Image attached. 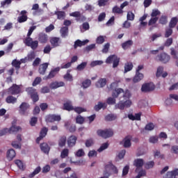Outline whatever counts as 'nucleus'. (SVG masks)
<instances>
[{
	"label": "nucleus",
	"mask_w": 178,
	"mask_h": 178,
	"mask_svg": "<svg viewBox=\"0 0 178 178\" xmlns=\"http://www.w3.org/2000/svg\"><path fill=\"white\" fill-rule=\"evenodd\" d=\"M124 92V90L122 88L115 89L112 93L113 97H108L106 100V104H108V105H115V104H116V98H118L120 94H123Z\"/></svg>",
	"instance_id": "obj_1"
},
{
	"label": "nucleus",
	"mask_w": 178,
	"mask_h": 178,
	"mask_svg": "<svg viewBox=\"0 0 178 178\" xmlns=\"http://www.w3.org/2000/svg\"><path fill=\"white\" fill-rule=\"evenodd\" d=\"M97 134L99 137H102L104 139L111 138V137L113 136V130L111 129H98L97 131Z\"/></svg>",
	"instance_id": "obj_2"
},
{
	"label": "nucleus",
	"mask_w": 178,
	"mask_h": 178,
	"mask_svg": "<svg viewBox=\"0 0 178 178\" xmlns=\"http://www.w3.org/2000/svg\"><path fill=\"white\" fill-rule=\"evenodd\" d=\"M26 91L28 92V95H30L34 104L40 100V96H38L37 89H34L33 88H26Z\"/></svg>",
	"instance_id": "obj_3"
},
{
	"label": "nucleus",
	"mask_w": 178,
	"mask_h": 178,
	"mask_svg": "<svg viewBox=\"0 0 178 178\" xmlns=\"http://www.w3.org/2000/svg\"><path fill=\"white\" fill-rule=\"evenodd\" d=\"M104 169V176H106V175L110 176L111 172H113V173H118V168L112 163V161L108 162V163L105 165Z\"/></svg>",
	"instance_id": "obj_4"
},
{
	"label": "nucleus",
	"mask_w": 178,
	"mask_h": 178,
	"mask_svg": "<svg viewBox=\"0 0 178 178\" xmlns=\"http://www.w3.org/2000/svg\"><path fill=\"white\" fill-rule=\"evenodd\" d=\"M24 42L26 47H30L33 51L38 48V40H33L31 38H26Z\"/></svg>",
	"instance_id": "obj_5"
},
{
	"label": "nucleus",
	"mask_w": 178,
	"mask_h": 178,
	"mask_svg": "<svg viewBox=\"0 0 178 178\" xmlns=\"http://www.w3.org/2000/svg\"><path fill=\"white\" fill-rule=\"evenodd\" d=\"M8 92L11 95H17L22 92V88L20 86L13 83L12 86L8 89Z\"/></svg>",
	"instance_id": "obj_6"
},
{
	"label": "nucleus",
	"mask_w": 178,
	"mask_h": 178,
	"mask_svg": "<svg viewBox=\"0 0 178 178\" xmlns=\"http://www.w3.org/2000/svg\"><path fill=\"white\" fill-rule=\"evenodd\" d=\"M130 106H131V101H120L118 104L115 105V109H120V111H123V109H124L125 108H130Z\"/></svg>",
	"instance_id": "obj_7"
},
{
	"label": "nucleus",
	"mask_w": 178,
	"mask_h": 178,
	"mask_svg": "<svg viewBox=\"0 0 178 178\" xmlns=\"http://www.w3.org/2000/svg\"><path fill=\"white\" fill-rule=\"evenodd\" d=\"M156 60H157L159 62H161V63H168V62L170 60V56L165 52H163L156 56Z\"/></svg>",
	"instance_id": "obj_8"
},
{
	"label": "nucleus",
	"mask_w": 178,
	"mask_h": 178,
	"mask_svg": "<svg viewBox=\"0 0 178 178\" xmlns=\"http://www.w3.org/2000/svg\"><path fill=\"white\" fill-rule=\"evenodd\" d=\"M29 109H30V104L27 102H22L19 106V113L20 115H27Z\"/></svg>",
	"instance_id": "obj_9"
},
{
	"label": "nucleus",
	"mask_w": 178,
	"mask_h": 178,
	"mask_svg": "<svg viewBox=\"0 0 178 178\" xmlns=\"http://www.w3.org/2000/svg\"><path fill=\"white\" fill-rule=\"evenodd\" d=\"M155 90V85L152 83H145L142 86L141 90L143 92H149Z\"/></svg>",
	"instance_id": "obj_10"
},
{
	"label": "nucleus",
	"mask_w": 178,
	"mask_h": 178,
	"mask_svg": "<svg viewBox=\"0 0 178 178\" xmlns=\"http://www.w3.org/2000/svg\"><path fill=\"white\" fill-rule=\"evenodd\" d=\"M60 70V67H57L50 71L49 74L47 76H45L43 77V80H50L51 79H54L58 73H59V71Z\"/></svg>",
	"instance_id": "obj_11"
},
{
	"label": "nucleus",
	"mask_w": 178,
	"mask_h": 178,
	"mask_svg": "<svg viewBox=\"0 0 178 178\" xmlns=\"http://www.w3.org/2000/svg\"><path fill=\"white\" fill-rule=\"evenodd\" d=\"M47 134H48V128L44 127L42 128V129L40 130L39 137H38V138H36V143H37V144H40V142L41 141V140H42L43 138H44V137L47 136Z\"/></svg>",
	"instance_id": "obj_12"
},
{
	"label": "nucleus",
	"mask_w": 178,
	"mask_h": 178,
	"mask_svg": "<svg viewBox=\"0 0 178 178\" xmlns=\"http://www.w3.org/2000/svg\"><path fill=\"white\" fill-rule=\"evenodd\" d=\"M70 16H72V17H76L75 20L76 22H83V20H86V17L81 15V13L79 11H75L70 14Z\"/></svg>",
	"instance_id": "obj_13"
},
{
	"label": "nucleus",
	"mask_w": 178,
	"mask_h": 178,
	"mask_svg": "<svg viewBox=\"0 0 178 178\" xmlns=\"http://www.w3.org/2000/svg\"><path fill=\"white\" fill-rule=\"evenodd\" d=\"M50 44L52 48H57V47H60V44H62V40L60 38L53 37L50 39Z\"/></svg>",
	"instance_id": "obj_14"
},
{
	"label": "nucleus",
	"mask_w": 178,
	"mask_h": 178,
	"mask_svg": "<svg viewBox=\"0 0 178 178\" xmlns=\"http://www.w3.org/2000/svg\"><path fill=\"white\" fill-rule=\"evenodd\" d=\"M20 15L21 16L17 18L18 23H24V22H27V19H29L27 17V11L25 10H22Z\"/></svg>",
	"instance_id": "obj_15"
},
{
	"label": "nucleus",
	"mask_w": 178,
	"mask_h": 178,
	"mask_svg": "<svg viewBox=\"0 0 178 178\" xmlns=\"http://www.w3.org/2000/svg\"><path fill=\"white\" fill-rule=\"evenodd\" d=\"M88 42H90V40H88V39H86L85 40H76L74 42V49H77V48L81 47H83L84 45H87V44H88Z\"/></svg>",
	"instance_id": "obj_16"
},
{
	"label": "nucleus",
	"mask_w": 178,
	"mask_h": 178,
	"mask_svg": "<svg viewBox=\"0 0 178 178\" xmlns=\"http://www.w3.org/2000/svg\"><path fill=\"white\" fill-rule=\"evenodd\" d=\"M134 166H136V172L138 171V169L144 166V159H136L134 161Z\"/></svg>",
	"instance_id": "obj_17"
},
{
	"label": "nucleus",
	"mask_w": 178,
	"mask_h": 178,
	"mask_svg": "<svg viewBox=\"0 0 178 178\" xmlns=\"http://www.w3.org/2000/svg\"><path fill=\"white\" fill-rule=\"evenodd\" d=\"M122 143H123L124 148H130L131 147V136H126L122 140V143H121L120 144Z\"/></svg>",
	"instance_id": "obj_18"
},
{
	"label": "nucleus",
	"mask_w": 178,
	"mask_h": 178,
	"mask_svg": "<svg viewBox=\"0 0 178 178\" xmlns=\"http://www.w3.org/2000/svg\"><path fill=\"white\" fill-rule=\"evenodd\" d=\"M77 141V137L76 136H71L67 139L68 147H72L76 145V142Z\"/></svg>",
	"instance_id": "obj_19"
},
{
	"label": "nucleus",
	"mask_w": 178,
	"mask_h": 178,
	"mask_svg": "<svg viewBox=\"0 0 178 178\" xmlns=\"http://www.w3.org/2000/svg\"><path fill=\"white\" fill-rule=\"evenodd\" d=\"M48 66H49V63H44L39 66L38 72L40 74L44 76L45 74V72H47V69H48Z\"/></svg>",
	"instance_id": "obj_20"
},
{
	"label": "nucleus",
	"mask_w": 178,
	"mask_h": 178,
	"mask_svg": "<svg viewBox=\"0 0 178 178\" xmlns=\"http://www.w3.org/2000/svg\"><path fill=\"white\" fill-rule=\"evenodd\" d=\"M7 159L8 161H13V159L16 156V152L13 149H10L6 153Z\"/></svg>",
	"instance_id": "obj_21"
},
{
	"label": "nucleus",
	"mask_w": 178,
	"mask_h": 178,
	"mask_svg": "<svg viewBox=\"0 0 178 178\" xmlns=\"http://www.w3.org/2000/svg\"><path fill=\"white\" fill-rule=\"evenodd\" d=\"M40 147V149L42 152H44V154H47V155H48V154H49L51 147H49V145H47V143H41Z\"/></svg>",
	"instance_id": "obj_22"
},
{
	"label": "nucleus",
	"mask_w": 178,
	"mask_h": 178,
	"mask_svg": "<svg viewBox=\"0 0 178 178\" xmlns=\"http://www.w3.org/2000/svg\"><path fill=\"white\" fill-rule=\"evenodd\" d=\"M59 87H65V82L63 81H55L50 84V88L52 90H56V88H59Z\"/></svg>",
	"instance_id": "obj_23"
},
{
	"label": "nucleus",
	"mask_w": 178,
	"mask_h": 178,
	"mask_svg": "<svg viewBox=\"0 0 178 178\" xmlns=\"http://www.w3.org/2000/svg\"><path fill=\"white\" fill-rule=\"evenodd\" d=\"M96 112L101 111V109H106V104L99 102L97 105L94 106Z\"/></svg>",
	"instance_id": "obj_24"
},
{
	"label": "nucleus",
	"mask_w": 178,
	"mask_h": 178,
	"mask_svg": "<svg viewBox=\"0 0 178 178\" xmlns=\"http://www.w3.org/2000/svg\"><path fill=\"white\" fill-rule=\"evenodd\" d=\"M74 109V108H73V106L72 105V102L68 100L63 104L64 111H68L69 112H70V111H73Z\"/></svg>",
	"instance_id": "obj_25"
},
{
	"label": "nucleus",
	"mask_w": 178,
	"mask_h": 178,
	"mask_svg": "<svg viewBox=\"0 0 178 178\" xmlns=\"http://www.w3.org/2000/svg\"><path fill=\"white\" fill-rule=\"evenodd\" d=\"M54 15H57L58 20H65L66 17V13L65 11H55Z\"/></svg>",
	"instance_id": "obj_26"
},
{
	"label": "nucleus",
	"mask_w": 178,
	"mask_h": 178,
	"mask_svg": "<svg viewBox=\"0 0 178 178\" xmlns=\"http://www.w3.org/2000/svg\"><path fill=\"white\" fill-rule=\"evenodd\" d=\"M38 40L41 44H47L48 42V35L45 33H40Z\"/></svg>",
	"instance_id": "obj_27"
},
{
	"label": "nucleus",
	"mask_w": 178,
	"mask_h": 178,
	"mask_svg": "<svg viewBox=\"0 0 178 178\" xmlns=\"http://www.w3.org/2000/svg\"><path fill=\"white\" fill-rule=\"evenodd\" d=\"M144 79V74L140 72H136V75L133 79L134 83H138V81H141Z\"/></svg>",
	"instance_id": "obj_28"
},
{
	"label": "nucleus",
	"mask_w": 178,
	"mask_h": 178,
	"mask_svg": "<svg viewBox=\"0 0 178 178\" xmlns=\"http://www.w3.org/2000/svg\"><path fill=\"white\" fill-rule=\"evenodd\" d=\"M106 86V79L105 78H102L99 80L98 82L96 83V87L97 88H102Z\"/></svg>",
	"instance_id": "obj_29"
},
{
	"label": "nucleus",
	"mask_w": 178,
	"mask_h": 178,
	"mask_svg": "<svg viewBox=\"0 0 178 178\" xmlns=\"http://www.w3.org/2000/svg\"><path fill=\"white\" fill-rule=\"evenodd\" d=\"M122 48L124 50L126 49H129V48H131V46L133 45V40H127L123 43H122Z\"/></svg>",
	"instance_id": "obj_30"
},
{
	"label": "nucleus",
	"mask_w": 178,
	"mask_h": 178,
	"mask_svg": "<svg viewBox=\"0 0 178 178\" xmlns=\"http://www.w3.org/2000/svg\"><path fill=\"white\" fill-rule=\"evenodd\" d=\"M178 176V169H175L172 171H168L166 174V178H175Z\"/></svg>",
	"instance_id": "obj_31"
},
{
	"label": "nucleus",
	"mask_w": 178,
	"mask_h": 178,
	"mask_svg": "<svg viewBox=\"0 0 178 178\" xmlns=\"http://www.w3.org/2000/svg\"><path fill=\"white\" fill-rule=\"evenodd\" d=\"M6 102L7 104H16V102H17V98L12 95H9L6 98Z\"/></svg>",
	"instance_id": "obj_32"
},
{
	"label": "nucleus",
	"mask_w": 178,
	"mask_h": 178,
	"mask_svg": "<svg viewBox=\"0 0 178 178\" xmlns=\"http://www.w3.org/2000/svg\"><path fill=\"white\" fill-rule=\"evenodd\" d=\"M66 141L67 138L65 136H60L58 140V146H60V148L65 147V145H66Z\"/></svg>",
	"instance_id": "obj_33"
},
{
	"label": "nucleus",
	"mask_w": 178,
	"mask_h": 178,
	"mask_svg": "<svg viewBox=\"0 0 178 178\" xmlns=\"http://www.w3.org/2000/svg\"><path fill=\"white\" fill-rule=\"evenodd\" d=\"M19 130H22V128L20 127H16L15 125H13L10 128L8 129V133L9 134H12L13 133H17Z\"/></svg>",
	"instance_id": "obj_34"
},
{
	"label": "nucleus",
	"mask_w": 178,
	"mask_h": 178,
	"mask_svg": "<svg viewBox=\"0 0 178 178\" xmlns=\"http://www.w3.org/2000/svg\"><path fill=\"white\" fill-rule=\"evenodd\" d=\"M178 22V19L176 17H174L171 19L170 24H169V27L170 29H175L176 27V24H177Z\"/></svg>",
	"instance_id": "obj_35"
},
{
	"label": "nucleus",
	"mask_w": 178,
	"mask_h": 178,
	"mask_svg": "<svg viewBox=\"0 0 178 178\" xmlns=\"http://www.w3.org/2000/svg\"><path fill=\"white\" fill-rule=\"evenodd\" d=\"M40 172H41V167L38 166L34 170V171L33 172H31V174L29 175V177L33 178L35 176H37V175H38V173H40Z\"/></svg>",
	"instance_id": "obj_36"
},
{
	"label": "nucleus",
	"mask_w": 178,
	"mask_h": 178,
	"mask_svg": "<svg viewBox=\"0 0 178 178\" xmlns=\"http://www.w3.org/2000/svg\"><path fill=\"white\" fill-rule=\"evenodd\" d=\"M86 67H87V62H82L81 64L77 65L76 70L78 72H82V70L86 69Z\"/></svg>",
	"instance_id": "obj_37"
},
{
	"label": "nucleus",
	"mask_w": 178,
	"mask_h": 178,
	"mask_svg": "<svg viewBox=\"0 0 178 178\" xmlns=\"http://www.w3.org/2000/svg\"><path fill=\"white\" fill-rule=\"evenodd\" d=\"M133 69V63H126L124 65V73L130 72Z\"/></svg>",
	"instance_id": "obj_38"
},
{
	"label": "nucleus",
	"mask_w": 178,
	"mask_h": 178,
	"mask_svg": "<svg viewBox=\"0 0 178 178\" xmlns=\"http://www.w3.org/2000/svg\"><path fill=\"white\" fill-rule=\"evenodd\" d=\"M113 13H117L118 15H122V13H123V10H122V8L120 7H118V6H115L113 8L112 10Z\"/></svg>",
	"instance_id": "obj_39"
},
{
	"label": "nucleus",
	"mask_w": 178,
	"mask_h": 178,
	"mask_svg": "<svg viewBox=\"0 0 178 178\" xmlns=\"http://www.w3.org/2000/svg\"><path fill=\"white\" fill-rule=\"evenodd\" d=\"M67 156H69V149H64L62 150L60 153V158L61 159H65V158H67Z\"/></svg>",
	"instance_id": "obj_40"
},
{
	"label": "nucleus",
	"mask_w": 178,
	"mask_h": 178,
	"mask_svg": "<svg viewBox=\"0 0 178 178\" xmlns=\"http://www.w3.org/2000/svg\"><path fill=\"white\" fill-rule=\"evenodd\" d=\"M117 57L118 56L116 55L109 56L106 60V63H108V64L113 63V61L115 60V59H116Z\"/></svg>",
	"instance_id": "obj_41"
},
{
	"label": "nucleus",
	"mask_w": 178,
	"mask_h": 178,
	"mask_svg": "<svg viewBox=\"0 0 178 178\" xmlns=\"http://www.w3.org/2000/svg\"><path fill=\"white\" fill-rule=\"evenodd\" d=\"M160 24L165 25L168 23V16L166 15H161L159 21Z\"/></svg>",
	"instance_id": "obj_42"
},
{
	"label": "nucleus",
	"mask_w": 178,
	"mask_h": 178,
	"mask_svg": "<svg viewBox=\"0 0 178 178\" xmlns=\"http://www.w3.org/2000/svg\"><path fill=\"white\" fill-rule=\"evenodd\" d=\"M85 120L86 119L80 115L76 117V123H77L78 124H83Z\"/></svg>",
	"instance_id": "obj_43"
},
{
	"label": "nucleus",
	"mask_w": 178,
	"mask_h": 178,
	"mask_svg": "<svg viewBox=\"0 0 178 178\" xmlns=\"http://www.w3.org/2000/svg\"><path fill=\"white\" fill-rule=\"evenodd\" d=\"M154 158H159L160 159H165V154H161V151L156 150L154 153Z\"/></svg>",
	"instance_id": "obj_44"
},
{
	"label": "nucleus",
	"mask_w": 178,
	"mask_h": 178,
	"mask_svg": "<svg viewBox=\"0 0 178 178\" xmlns=\"http://www.w3.org/2000/svg\"><path fill=\"white\" fill-rule=\"evenodd\" d=\"M116 119V115L113 114H108L105 117L106 122H112Z\"/></svg>",
	"instance_id": "obj_45"
},
{
	"label": "nucleus",
	"mask_w": 178,
	"mask_h": 178,
	"mask_svg": "<svg viewBox=\"0 0 178 178\" xmlns=\"http://www.w3.org/2000/svg\"><path fill=\"white\" fill-rule=\"evenodd\" d=\"M85 145L88 148H90V147H92V145H94V139L93 138L87 139L86 140Z\"/></svg>",
	"instance_id": "obj_46"
},
{
	"label": "nucleus",
	"mask_w": 178,
	"mask_h": 178,
	"mask_svg": "<svg viewBox=\"0 0 178 178\" xmlns=\"http://www.w3.org/2000/svg\"><path fill=\"white\" fill-rule=\"evenodd\" d=\"M67 33H69V28L67 27H63L60 29V33L62 37H67Z\"/></svg>",
	"instance_id": "obj_47"
},
{
	"label": "nucleus",
	"mask_w": 178,
	"mask_h": 178,
	"mask_svg": "<svg viewBox=\"0 0 178 178\" xmlns=\"http://www.w3.org/2000/svg\"><path fill=\"white\" fill-rule=\"evenodd\" d=\"M136 17V15L133 12L129 11L127 15V20H130L131 22H133L134 20V18Z\"/></svg>",
	"instance_id": "obj_48"
},
{
	"label": "nucleus",
	"mask_w": 178,
	"mask_h": 178,
	"mask_svg": "<svg viewBox=\"0 0 178 178\" xmlns=\"http://www.w3.org/2000/svg\"><path fill=\"white\" fill-rule=\"evenodd\" d=\"M109 147V143H103L100 147L97 149L98 152H102V151H104V149H106Z\"/></svg>",
	"instance_id": "obj_49"
},
{
	"label": "nucleus",
	"mask_w": 178,
	"mask_h": 178,
	"mask_svg": "<svg viewBox=\"0 0 178 178\" xmlns=\"http://www.w3.org/2000/svg\"><path fill=\"white\" fill-rule=\"evenodd\" d=\"M111 47V44L109 42L104 45V48L102 50L103 54H108L109 52V48Z\"/></svg>",
	"instance_id": "obj_50"
},
{
	"label": "nucleus",
	"mask_w": 178,
	"mask_h": 178,
	"mask_svg": "<svg viewBox=\"0 0 178 178\" xmlns=\"http://www.w3.org/2000/svg\"><path fill=\"white\" fill-rule=\"evenodd\" d=\"M154 165H155V162H154V161H152L147 162L145 164V169H152V168H154Z\"/></svg>",
	"instance_id": "obj_51"
},
{
	"label": "nucleus",
	"mask_w": 178,
	"mask_h": 178,
	"mask_svg": "<svg viewBox=\"0 0 178 178\" xmlns=\"http://www.w3.org/2000/svg\"><path fill=\"white\" fill-rule=\"evenodd\" d=\"M26 58L28 59L29 62H31V60L35 59V53L34 51H31L27 55Z\"/></svg>",
	"instance_id": "obj_52"
},
{
	"label": "nucleus",
	"mask_w": 178,
	"mask_h": 178,
	"mask_svg": "<svg viewBox=\"0 0 178 178\" xmlns=\"http://www.w3.org/2000/svg\"><path fill=\"white\" fill-rule=\"evenodd\" d=\"M159 15H161V11H159V10H158V9H153L150 16L152 17H157L156 16H159Z\"/></svg>",
	"instance_id": "obj_53"
},
{
	"label": "nucleus",
	"mask_w": 178,
	"mask_h": 178,
	"mask_svg": "<svg viewBox=\"0 0 178 178\" xmlns=\"http://www.w3.org/2000/svg\"><path fill=\"white\" fill-rule=\"evenodd\" d=\"M20 65H22V62L17 60H13L12 62V65L16 67V69H20Z\"/></svg>",
	"instance_id": "obj_54"
},
{
	"label": "nucleus",
	"mask_w": 178,
	"mask_h": 178,
	"mask_svg": "<svg viewBox=\"0 0 178 178\" xmlns=\"http://www.w3.org/2000/svg\"><path fill=\"white\" fill-rule=\"evenodd\" d=\"M76 156L78 158H81V156H84L86 153L83 149H79L75 154Z\"/></svg>",
	"instance_id": "obj_55"
},
{
	"label": "nucleus",
	"mask_w": 178,
	"mask_h": 178,
	"mask_svg": "<svg viewBox=\"0 0 178 178\" xmlns=\"http://www.w3.org/2000/svg\"><path fill=\"white\" fill-rule=\"evenodd\" d=\"M172 34H173V29H172V28L167 29L165 30V38H169Z\"/></svg>",
	"instance_id": "obj_56"
},
{
	"label": "nucleus",
	"mask_w": 178,
	"mask_h": 178,
	"mask_svg": "<svg viewBox=\"0 0 178 178\" xmlns=\"http://www.w3.org/2000/svg\"><path fill=\"white\" fill-rule=\"evenodd\" d=\"M158 17H152V18L149 20L148 26H152V24H155L156 22H158Z\"/></svg>",
	"instance_id": "obj_57"
},
{
	"label": "nucleus",
	"mask_w": 178,
	"mask_h": 178,
	"mask_svg": "<svg viewBox=\"0 0 178 178\" xmlns=\"http://www.w3.org/2000/svg\"><path fill=\"white\" fill-rule=\"evenodd\" d=\"M82 86L83 88H88L90 86H91V80L90 79H86L82 83Z\"/></svg>",
	"instance_id": "obj_58"
},
{
	"label": "nucleus",
	"mask_w": 178,
	"mask_h": 178,
	"mask_svg": "<svg viewBox=\"0 0 178 178\" xmlns=\"http://www.w3.org/2000/svg\"><path fill=\"white\" fill-rule=\"evenodd\" d=\"M170 51H171L170 55L172 56V58H173L174 59H178L177 51H176V50L175 49V48H173V47L170 48Z\"/></svg>",
	"instance_id": "obj_59"
},
{
	"label": "nucleus",
	"mask_w": 178,
	"mask_h": 178,
	"mask_svg": "<svg viewBox=\"0 0 178 178\" xmlns=\"http://www.w3.org/2000/svg\"><path fill=\"white\" fill-rule=\"evenodd\" d=\"M63 78L65 80H67V81H73V76H72L69 72H67L66 74L64 75Z\"/></svg>",
	"instance_id": "obj_60"
},
{
	"label": "nucleus",
	"mask_w": 178,
	"mask_h": 178,
	"mask_svg": "<svg viewBox=\"0 0 178 178\" xmlns=\"http://www.w3.org/2000/svg\"><path fill=\"white\" fill-rule=\"evenodd\" d=\"M172 44H173V38H169L165 40L164 43V47H170Z\"/></svg>",
	"instance_id": "obj_61"
},
{
	"label": "nucleus",
	"mask_w": 178,
	"mask_h": 178,
	"mask_svg": "<svg viewBox=\"0 0 178 178\" xmlns=\"http://www.w3.org/2000/svg\"><path fill=\"white\" fill-rule=\"evenodd\" d=\"M96 42L97 44H104V42H105V38L102 35H99V37H97V40H96Z\"/></svg>",
	"instance_id": "obj_62"
},
{
	"label": "nucleus",
	"mask_w": 178,
	"mask_h": 178,
	"mask_svg": "<svg viewBox=\"0 0 178 178\" xmlns=\"http://www.w3.org/2000/svg\"><path fill=\"white\" fill-rule=\"evenodd\" d=\"M163 73V67H159L157 68L156 76V77H161Z\"/></svg>",
	"instance_id": "obj_63"
},
{
	"label": "nucleus",
	"mask_w": 178,
	"mask_h": 178,
	"mask_svg": "<svg viewBox=\"0 0 178 178\" xmlns=\"http://www.w3.org/2000/svg\"><path fill=\"white\" fill-rule=\"evenodd\" d=\"M15 165L19 168V169H24V165H23V162L20 160H15Z\"/></svg>",
	"instance_id": "obj_64"
}]
</instances>
